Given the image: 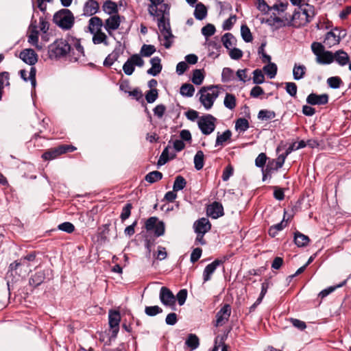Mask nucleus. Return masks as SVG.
Instances as JSON below:
<instances>
[{"instance_id": "4d7b16f0", "label": "nucleus", "mask_w": 351, "mask_h": 351, "mask_svg": "<svg viewBox=\"0 0 351 351\" xmlns=\"http://www.w3.org/2000/svg\"><path fill=\"white\" fill-rule=\"evenodd\" d=\"M156 51V47L152 45L144 44L141 49V56L150 57Z\"/></svg>"}, {"instance_id": "39448f33", "label": "nucleus", "mask_w": 351, "mask_h": 351, "mask_svg": "<svg viewBox=\"0 0 351 351\" xmlns=\"http://www.w3.org/2000/svg\"><path fill=\"white\" fill-rule=\"evenodd\" d=\"M158 27L161 34L163 35L164 39L165 40L164 47L166 49L170 48L173 43L170 39L173 38V35L172 34L171 29L169 18H164V16H160L158 19Z\"/></svg>"}, {"instance_id": "052dcab7", "label": "nucleus", "mask_w": 351, "mask_h": 351, "mask_svg": "<svg viewBox=\"0 0 351 351\" xmlns=\"http://www.w3.org/2000/svg\"><path fill=\"white\" fill-rule=\"evenodd\" d=\"M201 31L202 34L207 38L215 33L216 29L214 25L208 23L202 28Z\"/></svg>"}, {"instance_id": "680f3d73", "label": "nucleus", "mask_w": 351, "mask_h": 351, "mask_svg": "<svg viewBox=\"0 0 351 351\" xmlns=\"http://www.w3.org/2000/svg\"><path fill=\"white\" fill-rule=\"evenodd\" d=\"M10 73L8 71H2L0 73V87L3 90L5 86H9Z\"/></svg>"}, {"instance_id": "c03bdc74", "label": "nucleus", "mask_w": 351, "mask_h": 351, "mask_svg": "<svg viewBox=\"0 0 351 351\" xmlns=\"http://www.w3.org/2000/svg\"><path fill=\"white\" fill-rule=\"evenodd\" d=\"M204 79V70L195 69L193 71V76L191 78L192 82L195 85H200Z\"/></svg>"}, {"instance_id": "6e6552de", "label": "nucleus", "mask_w": 351, "mask_h": 351, "mask_svg": "<svg viewBox=\"0 0 351 351\" xmlns=\"http://www.w3.org/2000/svg\"><path fill=\"white\" fill-rule=\"evenodd\" d=\"M145 228L147 231L154 230L155 236L158 237L165 234V226L156 217H151L145 222Z\"/></svg>"}, {"instance_id": "f704fd0d", "label": "nucleus", "mask_w": 351, "mask_h": 351, "mask_svg": "<svg viewBox=\"0 0 351 351\" xmlns=\"http://www.w3.org/2000/svg\"><path fill=\"white\" fill-rule=\"evenodd\" d=\"M93 34V43L95 45L104 43L106 46L108 45V43L107 41V36L106 35L105 33L101 32V29L97 30V32H95Z\"/></svg>"}, {"instance_id": "774afa93", "label": "nucleus", "mask_w": 351, "mask_h": 351, "mask_svg": "<svg viewBox=\"0 0 351 351\" xmlns=\"http://www.w3.org/2000/svg\"><path fill=\"white\" fill-rule=\"evenodd\" d=\"M237 20V16L235 14H232L230 16L225 20L222 25V28L223 30H230L232 28L233 25L234 24Z\"/></svg>"}, {"instance_id": "864d4df0", "label": "nucleus", "mask_w": 351, "mask_h": 351, "mask_svg": "<svg viewBox=\"0 0 351 351\" xmlns=\"http://www.w3.org/2000/svg\"><path fill=\"white\" fill-rule=\"evenodd\" d=\"M276 112L272 110H261L258 114V119L260 120H269L276 117Z\"/></svg>"}, {"instance_id": "5701e85b", "label": "nucleus", "mask_w": 351, "mask_h": 351, "mask_svg": "<svg viewBox=\"0 0 351 351\" xmlns=\"http://www.w3.org/2000/svg\"><path fill=\"white\" fill-rule=\"evenodd\" d=\"M149 62L152 64V67L147 71V73L152 76L158 75L162 69L161 59L159 57L156 56L151 58Z\"/></svg>"}, {"instance_id": "423d86ee", "label": "nucleus", "mask_w": 351, "mask_h": 351, "mask_svg": "<svg viewBox=\"0 0 351 351\" xmlns=\"http://www.w3.org/2000/svg\"><path fill=\"white\" fill-rule=\"evenodd\" d=\"M311 50L316 56V61L321 64H326V62H329L328 58H332L331 51H326L324 46L319 42H313L311 44Z\"/></svg>"}, {"instance_id": "4be33fe9", "label": "nucleus", "mask_w": 351, "mask_h": 351, "mask_svg": "<svg viewBox=\"0 0 351 351\" xmlns=\"http://www.w3.org/2000/svg\"><path fill=\"white\" fill-rule=\"evenodd\" d=\"M335 31H339L338 27L334 28L332 30L326 34L324 43L330 48L332 46L338 45L341 41V35H337ZM341 34V32H339Z\"/></svg>"}, {"instance_id": "9d476101", "label": "nucleus", "mask_w": 351, "mask_h": 351, "mask_svg": "<svg viewBox=\"0 0 351 351\" xmlns=\"http://www.w3.org/2000/svg\"><path fill=\"white\" fill-rule=\"evenodd\" d=\"M306 8H300L302 10L301 14L305 16L304 19H302L301 21L298 24H295V28H300L306 25L308 23L311 22L315 16L316 15L315 7L309 5L308 3H305Z\"/></svg>"}, {"instance_id": "79ce46f5", "label": "nucleus", "mask_w": 351, "mask_h": 351, "mask_svg": "<svg viewBox=\"0 0 351 351\" xmlns=\"http://www.w3.org/2000/svg\"><path fill=\"white\" fill-rule=\"evenodd\" d=\"M280 168H281V164L276 162L275 159H271L269 160L265 169H266V173H269V176L271 177L272 173Z\"/></svg>"}, {"instance_id": "bb28decb", "label": "nucleus", "mask_w": 351, "mask_h": 351, "mask_svg": "<svg viewBox=\"0 0 351 351\" xmlns=\"http://www.w3.org/2000/svg\"><path fill=\"white\" fill-rule=\"evenodd\" d=\"M103 11L108 15L119 14V9L116 2L110 0L106 1L102 5Z\"/></svg>"}, {"instance_id": "4c0bfd02", "label": "nucleus", "mask_w": 351, "mask_h": 351, "mask_svg": "<svg viewBox=\"0 0 351 351\" xmlns=\"http://www.w3.org/2000/svg\"><path fill=\"white\" fill-rule=\"evenodd\" d=\"M194 165L196 170H201L204 165V154L203 151L198 150L194 156Z\"/></svg>"}, {"instance_id": "bf43d9fd", "label": "nucleus", "mask_w": 351, "mask_h": 351, "mask_svg": "<svg viewBox=\"0 0 351 351\" xmlns=\"http://www.w3.org/2000/svg\"><path fill=\"white\" fill-rule=\"evenodd\" d=\"M132 209V204L128 202L122 208V211L120 215V218L122 221H124L128 219L131 215V210Z\"/></svg>"}, {"instance_id": "7ed1b4c3", "label": "nucleus", "mask_w": 351, "mask_h": 351, "mask_svg": "<svg viewBox=\"0 0 351 351\" xmlns=\"http://www.w3.org/2000/svg\"><path fill=\"white\" fill-rule=\"evenodd\" d=\"M218 85H210L203 86L200 88L199 93L200 94L199 101L204 107L208 110L211 108L216 99L218 97L219 93L218 90H213L217 89Z\"/></svg>"}, {"instance_id": "b1692460", "label": "nucleus", "mask_w": 351, "mask_h": 351, "mask_svg": "<svg viewBox=\"0 0 351 351\" xmlns=\"http://www.w3.org/2000/svg\"><path fill=\"white\" fill-rule=\"evenodd\" d=\"M23 268H26L24 263L21 259L16 260L10 265L7 275L10 274V276H20Z\"/></svg>"}, {"instance_id": "ea45409f", "label": "nucleus", "mask_w": 351, "mask_h": 351, "mask_svg": "<svg viewBox=\"0 0 351 351\" xmlns=\"http://www.w3.org/2000/svg\"><path fill=\"white\" fill-rule=\"evenodd\" d=\"M263 70L270 79H273L277 74L278 67L275 63L270 62L267 65H265L263 68Z\"/></svg>"}, {"instance_id": "a19ab883", "label": "nucleus", "mask_w": 351, "mask_h": 351, "mask_svg": "<svg viewBox=\"0 0 351 351\" xmlns=\"http://www.w3.org/2000/svg\"><path fill=\"white\" fill-rule=\"evenodd\" d=\"M231 136L232 132L230 130H226L221 134L218 133L215 141V147L222 145L223 143L226 142L231 138Z\"/></svg>"}, {"instance_id": "f8f14e48", "label": "nucleus", "mask_w": 351, "mask_h": 351, "mask_svg": "<svg viewBox=\"0 0 351 351\" xmlns=\"http://www.w3.org/2000/svg\"><path fill=\"white\" fill-rule=\"evenodd\" d=\"M160 300L162 304L174 308L176 306V297L172 291L166 287H162L160 290Z\"/></svg>"}, {"instance_id": "5fc2aeb1", "label": "nucleus", "mask_w": 351, "mask_h": 351, "mask_svg": "<svg viewBox=\"0 0 351 351\" xmlns=\"http://www.w3.org/2000/svg\"><path fill=\"white\" fill-rule=\"evenodd\" d=\"M234 79V71L229 67H225L221 73V81L223 82H228Z\"/></svg>"}, {"instance_id": "338daca9", "label": "nucleus", "mask_w": 351, "mask_h": 351, "mask_svg": "<svg viewBox=\"0 0 351 351\" xmlns=\"http://www.w3.org/2000/svg\"><path fill=\"white\" fill-rule=\"evenodd\" d=\"M162 312V309L158 306H146L145 313L148 316H155Z\"/></svg>"}, {"instance_id": "8fccbe9b", "label": "nucleus", "mask_w": 351, "mask_h": 351, "mask_svg": "<svg viewBox=\"0 0 351 351\" xmlns=\"http://www.w3.org/2000/svg\"><path fill=\"white\" fill-rule=\"evenodd\" d=\"M249 127V122L245 118H239L235 122V129L240 132H245Z\"/></svg>"}, {"instance_id": "4468645a", "label": "nucleus", "mask_w": 351, "mask_h": 351, "mask_svg": "<svg viewBox=\"0 0 351 351\" xmlns=\"http://www.w3.org/2000/svg\"><path fill=\"white\" fill-rule=\"evenodd\" d=\"M332 58L329 62H326V64H331L333 61H335L341 66H346L350 61V57L347 52L343 49L336 51L335 53L331 51Z\"/></svg>"}, {"instance_id": "412c9836", "label": "nucleus", "mask_w": 351, "mask_h": 351, "mask_svg": "<svg viewBox=\"0 0 351 351\" xmlns=\"http://www.w3.org/2000/svg\"><path fill=\"white\" fill-rule=\"evenodd\" d=\"M99 10V4L96 0H88L83 7V15L92 16Z\"/></svg>"}, {"instance_id": "37998d69", "label": "nucleus", "mask_w": 351, "mask_h": 351, "mask_svg": "<svg viewBox=\"0 0 351 351\" xmlns=\"http://www.w3.org/2000/svg\"><path fill=\"white\" fill-rule=\"evenodd\" d=\"M241 35L245 43H250L253 40L252 32L246 24L241 26Z\"/></svg>"}, {"instance_id": "f257e3e1", "label": "nucleus", "mask_w": 351, "mask_h": 351, "mask_svg": "<svg viewBox=\"0 0 351 351\" xmlns=\"http://www.w3.org/2000/svg\"><path fill=\"white\" fill-rule=\"evenodd\" d=\"M71 46L64 38H58L48 46V56L51 60H60L69 56Z\"/></svg>"}, {"instance_id": "ddd939ff", "label": "nucleus", "mask_w": 351, "mask_h": 351, "mask_svg": "<svg viewBox=\"0 0 351 351\" xmlns=\"http://www.w3.org/2000/svg\"><path fill=\"white\" fill-rule=\"evenodd\" d=\"M121 18L124 19L123 16H121L119 14H114L105 20L104 28L110 36H112L113 31L119 29L121 23Z\"/></svg>"}, {"instance_id": "a211bd4d", "label": "nucleus", "mask_w": 351, "mask_h": 351, "mask_svg": "<svg viewBox=\"0 0 351 351\" xmlns=\"http://www.w3.org/2000/svg\"><path fill=\"white\" fill-rule=\"evenodd\" d=\"M215 40H208L206 39V41L205 43V45L207 46L208 49V56L217 58L220 55V51L221 49V45L220 43L218 41V39L217 37L214 38Z\"/></svg>"}, {"instance_id": "a878e982", "label": "nucleus", "mask_w": 351, "mask_h": 351, "mask_svg": "<svg viewBox=\"0 0 351 351\" xmlns=\"http://www.w3.org/2000/svg\"><path fill=\"white\" fill-rule=\"evenodd\" d=\"M74 48L75 49L77 53H75L72 49L71 52L69 55L70 60L76 62L77 61L81 56H84V50L83 46L80 43V40H77L74 44Z\"/></svg>"}, {"instance_id": "1a4fd4ad", "label": "nucleus", "mask_w": 351, "mask_h": 351, "mask_svg": "<svg viewBox=\"0 0 351 351\" xmlns=\"http://www.w3.org/2000/svg\"><path fill=\"white\" fill-rule=\"evenodd\" d=\"M51 274L52 270L50 269L37 271L29 279V284L34 287H37L43 283L47 278L50 280L51 277L49 276H51Z\"/></svg>"}, {"instance_id": "f3484780", "label": "nucleus", "mask_w": 351, "mask_h": 351, "mask_svg": "<svg viewBox=\"0 0 351 351\" xmlns=\"http://www.w3.org/2000/svg\"><path fill=\"white\" fill-rule=\"evenodd\" d=\"M19 58L25 63L34 66L38 62V55L32 49H25L21 51Z\"/></svg>"}, {"instance_id": "6ab92c4d", "label": "nucleus", "mask_w": 351, "mask_h": 351, "mask_svg": "<svg viewBox=\"0 0 351 351\" xmlns=\"http://www.w3.org/2000/svg\"><path fill=\"white\" fill-rule=\"evenodd\" d=\"M329 99L328 95L326 93L317 95L312 93L306 97V103L309 105H325L328 104Z\"/></svg>"}, {"instance_id": "0e129e2a", "label": "nucleus", "mask_w": 351, "mask_h": 351, "mask_svg": "<svg viewBox=\"0 0 351 351\" xmlns=\"http://www.w3.org/2000/svg\"><path fill=\"white\" fill-rule=\"evenodd\" d=\"M286 92L293 97H295L298 91V86L294 82H286L285 83Z\"/></svg>"}, {"instance_id": "c756f323", "label": "nucleus", "mask_w": 351, "mask_h": 351, "mask_svg": "<svg viewBox=\"0 0 351 351\" xmlns=\"http://www.w3.org/2000/svg\"><path fill=\"white\" fill-rule=\"evenodd\" d=\"M109 326L111 328L119 327L121 321V315L119 311L110 310L108 314Z\"/></svg>"}, {"instance_id": "393cba45", "label": "nucleus", "mask_w": 351, "mask_h": 351, "mask_svg": "<svg viewBox=\"0 0 351 351\" xmlns=\"http://www.w3.org/2000/svg\"><path fill=\"white\" fill-rule=\"evenodd\" d=\"M310 239L308 236L301 233L298 230L294 232L293 241L298 247H304L308 245Z\"/></svg>"}, {"instance_id": "e2e57ef3", "label": "nucleus", "mask_w": 351, "mask_h": 351, "mask_svg": "<svg viewBox=\"0 0 351 351\" xmlns=\"http://www.w3.org/2000/svg\"><path fill=\"white\" fill-rule=\"evenodd\" d=\"M169 160V146H167L163 149V151L157 162V166L158 167L162 166V165H165Z\"/></svg>"}, {"instance_id": "f03ea898", "label": "nucleus", "mask_w": 351, "mask_h": 351, "mask_svg": "<svg viewBox=\"0 0 351 351\" xmlns=\"http://www.w3.org/2000/svg\"><path fill=\"white\" fill-rule=\"evenodd\" d=\"M53 22L62 29L69 30L74 25L75 16L70 10L62 8L53 14Z\"/></svg>"}, {"instance_id": "6e6d98bb", "label": "nucleus", "mask_w": 351, "mask_h": 351, "mask_svg": "<svg viewBox=\"0 0 351 351\" xmlns=\"http://www.w3.org/2000/svg\"><path fill=\"white\" fill-rule=\"evenodd\" d=\"M253 83L255 84H261L265 82V76L262 70L256 69L253 71Z\"/></svg>"}, {"instance_id": "2f4dec72", "label": "nucleus", "mask_w": 351, "mask_h": 351, "mask_svg": "<svg viewBox=\"0 0 351 351\" xmlns=\"http://www.w3.org/2000/svg\"><path fill=\"white\" fill-rule=\"evenodd\" d=\"M286 213V210H285L284 216ZM285 220L284 217L280 223L270 226L268 230V234L271 237L274 238L278 234V232L282 230L287 226V223H285Z\"/></svg>"}, {"instance_id": "aec40b11", "label": "nucleus", "mask_w": 351, "mask_h": 351, "mask_svg": "<svg viewBox=\"0 0 351 351\" xmlns=\"http://www.w3.org/2000/svg\"><path fill=\"white\" fill-rule=\"evenodd\" d=\"M212 225L206 217H202L195 221L193 224L194 231L195 233L206 234L211 229Z\"/></svg>"}, {"instance_id": "c9c22d12", "label": "nucleus", "mask_w": 351, "mask_h": 351, "mask_svg": "<svg viewBox=\"0 0 351 351\" xmlns=\"http://www.w3.org/2000/svg\"><path fill=\"white\" fill-rule=\"evenodd\" d=\"M185 344L189 348L190 350H195L199 346V339L195 334H189L186 339Z\"/></svg>"}, {"instance_id": "13d9d810", "label": "nucleus", "mask_w": 351, "mask_h": 351, "mask_svg": "<svg viewBox=\"0 0 351 351\" xmlns=\"http://www.w3.org/2000/svg\"><path fill=\"white\" fill-rule=\"evenodd\" d=\"M158 97V90L156 88H152L149 90L145 93V99L147 103H154Z\"/></svg>"}, {"instance_id": "20e7f679", "label": "nucleus", "mask_w": 351, "mask_h": 351, "mask_svg": "<svg viewBox=\"0 0 351 351\" xmlns=\"http://www.w3.org/2000/svg\"><path fill=\"white\" fill-rule=\"evenodd\" d=\"M77 148L72 145H67V144H62L60 145L58 147H56L54 148H51L46 152H45L42 154V158H43L45 160H51L59 156L69 153V152H73L75 151Z\"/></svg>"}, {"instance_id": "de8ad7c7", "label": "nucleus", "mask_w": 351, "mask_h": 351, "mask_svg": "<svg viewBox=\"0 0 351 351\" xmlns=\"http://www.w3.org/2000/svg\"><path fill=\"white\" fill-rule=\"evenodd\" d=\"M180 92L182 96L191 97L194 94L195 88L192 84L185 83V84H183L182 85V86L180 87Z\"/></svg>"}, {"instance_id": "3c124183", "label": "nucleus", "mask_w": 351, "mask_h": 351, "mask_svg": "<svg viewBox=\"0 0 351 351\" xmlns=\"http://www.w3.org/2000/svg\"><path fill=\"white\" fill-rule=\"evenodd\" d=\"M151 4L149 5L148 12L149 14L152 16H159L160 14L158 13V5L162 4L164 0H149Z\"/></svg>"}, {"instance_id": "cd10ccee", "label": "nucleus", "mask_w": 351, "mask_h": 351, "mask_svg": "<svg viewBox=\"0 0 351 351\" xmlns=\"http://www.w3.org/2000/svg\"><path fill=\"white\" fill-rule=\"evenodd\" d=\"M31 32L28 36V42L32 45L37 46L38 43L39 32L37 29L36 21H32L30 25Z\"/></svg>"}, {"instance_id": "72a5a7b5", "label": "nucleus", "mask_w": 351, "mask_h": 351, "mask_svg": "<svg viewBox=\"0 0 351 351\" xmlns=\"http://www.w3.org/2000/svg\"><path fill=\"white\" fill-rule=\"evenodd\" d=\"M119 49L115 48L111 53H110L104 61V66L110 67L112 66L115 61L118 60L120 56Z\"/></svg>"}, {"instance_id": "dca6fc26", "label": "nucleus", "mask_w": 351, "mask_h": 351, "mask_svg": "<svg viewBox=\"0 0 351 351\" xmlns=\"http://www.w3.org/2000/svg\"><path fill=\"white\" fill-rule=\"evenodd\" d=\"M207 215L213 219H218L224 215L223 207L219 202H213L207 206Z\"/></svg>"}, {"instance_id": "2eb2a0df", "label": "nucleus", "mask_w": 351, "mask_h": 351, "mask_svg": "<svg viewBox=\"0 0 351 351\" xmlns=\"http://www.w3.org/2000/svg\"><path fill=\"white\" fill-rule=\"evenodd\" d=\"M231 313V306L228 304H226L217 313L215 326H223L229 319Z\"/></svg>"}, {"instance_id": "9b49d317", "label": "nucleus", "mask_w": 351, "mask_h": 351, "mask_svg": "<svg viewBox=\"0 0 351 351\" xmlns=\"http://www.w3.org/2000/svg\"><path fill=\"white\" fill-rule=\"evenodd\" d=\"M227 260V256H223L221 259H215L213 262L206 265L203 271L204 282L210 280L217 267L223 265Z\"/></svg>"}, {"instance_id": "0eeeda50", "label": "nucleus", "mask_w": 351, "mask_h": 351, "mask_svg": "<svg viewBox=\"0 0 351 351\" xmlns=\"http://www.w3.org/2000/svg\"><path fill=\"white\" fill-rule=\"evenodd\" d=\"M216 118L212 114H208L201 117L197 125L202 133L204 135H209L215 129Z\"/></svg>"}, {"instance_id": "c85d7f7f", "label": "nucleus", "mask_w": 351, "mask_h": 351, "mask_svg": "<svg viewBox=\"0 0 351 351\" xmlns=\"http://www.w3.org/2000/svg\"><path fill=\"white\" fill-rule=\"evenodd\" d=\"M223 45L228 49H232L237 45V38L231 33H226L221 37Z\"/></svg>"}, {"instance_id": "7c9ffc66", "label": "nucleus", "mask_w": 351, "mask_h": 351, "mask_svg": "<svg viewBox=\"0 0 351 351\" xmlns=\"http://www.w3.org/2000/svg\"><path fill=\"white\" fill-rule=\"evenodd\" d=\"M103 26L101 19L98 16H93L88 21V29L91 34L95 33L97 30L101 29Z\"/></svg>"}, {"instance_id": "09e8293b", "label": "nucleus", "mask_w": 351, "mask_h": 351, "mask_svg": "<svg viewBox=\"0 0 351 351\" xmlns=\"http://www.w3.org/2000/svg\"><path fill=\"white\" fill-rule=\"evenodd\" d=\"M186 185V179L182 176H178L175 178L173 189L174 191H181L185 188Z\"/></svg>"}, {"instance_id": "a18cd8bd", "label": "nucleus", "mask_w": 351, "mask_h": 351, "mask_svg": "<svg viewBox=\"0 0 351 351\" xmlns=\"http://www.w3.org/2000/svg\"><path fill=\"white\" fill-rule=\"evenodd\" d=\"M236 97L233 94L226 93L224 98L223 104L227 108L230 110H233L236 107Z\"/></svg>"}, {"instance_id": "58836bf2", "label": "nucleus", "mask_w": 351, "mask_h": 351, "mask_svg": "<svg viewBox=\"0 0 351 351\" xmlns=\"http://www.w3.org/2000/svg\"><path fill=\"white\" fill-rule=\"evenodd\" d=\"M162 177H163V175L161 172L158 171H153L152 172H149V173H147L145 177V180L150 183V184H153V183H155L160 180L162 179Z\"/></svg>"}, {"instance_id": "e433bc0d", "label": "nucleus", "mask_w": 351, "mask_h": 351, "mask_svg": "<svg viewBox=\"0 0 351 351\" xmlns=\"http://www.w3.org/2000/svg\"><path fill=\"white\" fill-rule=\"evenodd\" d=\"M306 68L304 65H297L295 64L293 69V76L295 80H300L302 79L306 73Z\"/></svg>"}, {"instance_id": "473e14b6", "label": "nucleus", "mask_w": 351, "mask_h": 351, "mask_svg": "<svg viewBox=\"0 0 351 351\" xmlns=\"http://www.w3.org/2000/svg\"><path fill=\"white\" fill-rule=\"evenodd\" d=\"M194 16L197 20H203L207 15V8L201 2L197 3L194 10Z\"/></svg>"}, {"instance_id": "69168bd1", "label": "nucleus", "mask_w": 351, "mask_h": 351, "mask_svg": "<svg viewBox=\"0 0 351 351\" xmlns=\"http://www.w3.org/2000/svg\"><path fill=\"white\" fill-rule=\"evenodd\" d=\"M256 8L263 14H267L271 10V6H269L265 0H257Z\"/></svg>"}, {"instance_id": "49530a36", "label": "nucleus", "mask_w": 351, "mask_h": 351, "mask_svg": "<svg viewBox=\"0 0 351 351\" xmlns=\"http://www.w3.org/2000/svg\"><path fill=\"white\" fill-rule=\"evenodd\" d=\"M348 279H346L340 284L336 285V286H330L319 292L318 294V297L321 298L322 299L324 298L327 295H328L330 293L333 292L337 288L341 287L344 286L347 282Z\"/></svg>"}, {"instance_id": "603ef678", "label": "nucleus", "mask_w": 351, "mask_h": 351, "mask_svg": "<svg viewBox=\"0 0 351 351\" xmlns=\"http://www.w3.org/2000/svg\"><path fill=\"white\" fill-rule=\"evenodd\" d=\"M327 84L330 88L337 89L343 84L341 78L339 76L330 77L327 79Z\"/></svg>"}]
</instances>
